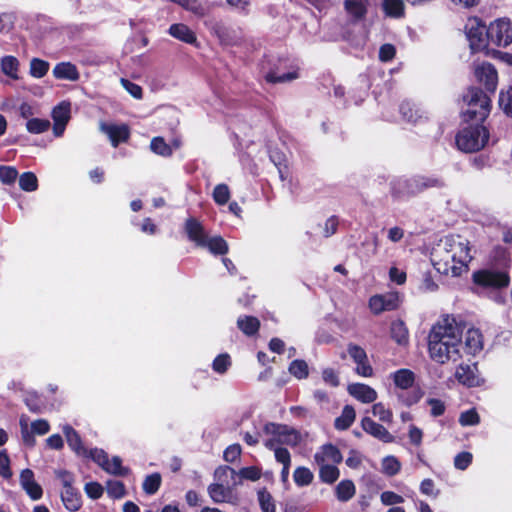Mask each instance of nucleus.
I'll return each mask as SVG.
<instances>
[{
	"label": "nucleus",
	"mask_w": 512,
	"mask_h": 512,
	"mask_svg": "<svg viewBox=\"0 0 512 512\" xmlns=\"http://www.w3.org/2000/svg\"><path fill=\"white\" fill-rule=\"evenodd\" d=\"M460 237H445L443 247L440 246L433 253V265L438 272L454 277L460 276L468 269L471 261L470 247L468 241H460Z\"/></svg>",
	"instance_id": "nucleus-1"
},
{
	"label": "nucleus",
	"mask_w": 512,
	"mask_h": 512,
	"mask_svg": "<svg viewBox=\"0 0 512 512\" xmlns=\"http://www.w3.org/2000/svg\"><path fill=\"white\" fill-rule=\"evenodd\" d=\"M464 325L462 322H457L453 316L446 315L437 323H435L428 334V353L432 360H443L445 355L442 353L441 347L448 340H455L457 337H462Z\"/></svg>",
	"instance_id": "nucleus-2"
},
{
	"label": "nucleus",
	"mask_w": 512,
	"mask_h": 512,
	"mask_svg": "<svg viewBox=\"0 0 512 512\" xmlns=\"http://www.w3.org/2000/svg\"><path fill=\"white\" fill-rule=\"evenodd\" d=\"M462 100L466 108L462 110V119L466 123H483L491 111V95L485 93L482 88L469 86Z\"/></svg>",
	"instance_id": "nucleus-3"
},
{
	"label": "nucleus",
	"mask_w": 512,
	"mask_h": 512,
	"mask_svg": "<svg viewBox=\"0 0 512 512\" xmlns=\"http://www.w3.org/2000/svg\"><path fill=\"white\" fill-rule=\"evenodd\" d=\"M489 140V130L482 123H470L461 129L456 137L457 147L466 153L480 151Z\"/></svg>",
	"instance_id": "nucleus-4"
},
{
	"label": "nucleus",
	"mask_w": 512,
	"mask_h": 512,
	"mask_svg": "<svg viewBox=\"0 0 512 512\" xmlns=\"http://www.w3.org/2000/svg\"><path fill=\"white\" fill-rule=\"evenodd\" d=\"M263 431L271 436L264 442L267 449L281 447L280 445L296 447L302 441L300 432L286 424L268 422L264 425Z\"/></svg>",
	"instance_id": "nucleus-5"
},
{
	"label": "nucleus",
	"mask_w": 512,
	"mask_h": 512,
	"mask_svg": "<svg viewBox=\"0 0 512 512\" xmlns=\"http://www.w3.org/2000/svg\"><path fill=\"white\" fill-rule=\"evenodd\" d=\"M473 284L482 291H501L510 285L507 270L479 269L472 273Z\"/></svg>",
	"instance_id": "nucleus-6"
},
{
	"label": "nucleus",
	"mask_w": 512,
	"mask_h": 512,
	"mask_svg": "<svg viewBox=\"0 0 512 512\" xmlns=\"http://www.w3.org/2000/svg\"><path fill=\"white\" fill-rule=\"evenodd\" d=\"M487 28L485 23L477 17L470 19L465 25V33L472 54L483 52L489 56L491 53H499L489 49L490 39L487 37Z\"/></svg>",
	"instance_id": "nucleus-7"
},
{
	"label": "nucleus",
	"mask_w": 512,
	"mask_h": 512,
	"mask_svg": "<svg viewBox=\"0 0 512 512\" xmlns=\"http://www.w3.org/2000/svg\"><path fill=\"white\" fill-rule=\"evenodd\" d=\"M56 478L62 485L61 500L64 507L71 512H76L82 507V496L80 491L73 486L74 475L63 469L55 471Z\"/></svg>",
	"instance_id": "nucleus-8"
},
{
	"label": "nucleus",
	"mask_w": 512,
	"mask_h": 512,
	"mask_svg": "<svg viewBox=\"0 0 512 512\" xmlns=\"http://www.w3.org/2000/svg\"><path fill=\"white\" fill-rule=\"evenodd\" d=\"M490 44L497 47H507L512 43V23L507 18L496 19L487 28Z\"/></svg>",
	"instance_id": "nucleus-9"
},
{
	"label": "nucleus",
	"mask_w": 512,
	"mask_h": 512,
	"mask_svg": "<svg viewBox=\"0 0 512 512\" xmlns=\"http://www.w3.org/2000/svg\"><path fill=\"white\" fill-rule=\"evenodd\" d=\"M473 74L478 84L484 87V92L494 95L498 86V72L489 62L474 63Z\"/></svg>",
	"instance_id": "nucleus-10"
},
{
	"label": "nucleus",
	"mask_w": 512,
	"mask_h": 512,
	"mask_svg": "<svg viewBox=\"0 0 512 512\" xmlns=\"http://www.w3.org/2000/svg\"><path fill=\"white\" fill-rule=\"evenodd\" d=\"M205 27L223 45H229L234 40V31L224 21L211 17L204 21Z\"/></svg>",
	"instance_id": "nucleus-11"
},
{
	"label": "nucleus",
	"mask_w": 512,
	"mask_h": 512,
	"mask_svg": "<svg viewBox=\"0 0 512 512\" xmlns=\"http://www.w3.org/2000/svg\"><path fill=\"white\" fill-rule=\"evenodd\" d=\"M455 378L460 384L469 388L479 387L484 383V379L478 374L477 363L472 365L461 363L456 369Z\"/></svg>",
	"instance_id": "nucleus-12"
},
{
	"label": "nucleus",
	"mask_w": 512,
	"mask_h": 512,
	"mask_svg": "<svg viewBox=\"0 0 512 512\" xmlns=\"http://www.w3.org/2000/svg\"><path fill=\"white\" fill-rule=\"evenodd\" d=\"M100 129L103 133H105L110 142L111 145L114 148H117L121 143H126L129 141L131 136V130L130 127L123 123V124H107L102 123L100 126Z\"/></svg>",
	"instance_id": "nucleus-13"
},
{
	"label": "nucleus",
	"mask_w": 512,
	"mask_h": 512,
	"mask_svg": "<svg viewBox=\"0 0 512 512\" xmlns=\"http://www.w3.org/2000/svg\"><path fill=\"white\" fill-rule=\"evenodd\" d=\"M390 193L395 200L414 197L417 194L414 177L397 178L390 184Z\"/></svg>",
	"instance_id": "nucleus-14"
},
{
	"label": "nucleus",
	"mask_w": 512,
	"mask_h": 512,
	"mask_svg": "<svg viewBox=\"0 0 512 512\" xmlns=\"http://www.w3.org/2000/svg\"><path fill=\"white\" fill-rule=\"evenodd\" d=\"M184 232L189 241L197 247H204V242L208 237L203 224L195 217H189L184 223Z\"/></svg>",
	"instance_id": "nucleus-15"
},
{
	"label": "nucleus",
	"mask_w": 512,
	"mask_h": 512,
	"mask_svg": "<svg viewBox=\"0 0 512 512\" xmlns=\"http://www.w3.org/2000/svg\"><path fill=\"white\" fill-rule=\"evenodd\" d=\"M361 427L367 434L383 443H392L395 441V437L383 425L375 422L368 416L362 418Z\"/></svg>",
	"instance_id": "nucleus-16"
},
{
	"label": "nucleus",
	"mask_w": 512,
	"mask_h": 512,
	"mask_svg": "<svg viewBox=\"0 0 512 512\" xmlns=\"http://www.w3.org/2000/svg\"><path fill=\"white\" fill-rule=\"evenodd\" d=\"M20 484L27 495L32 500H39L43 496V489L40 484L35 481L34 472L26 468L20 473Z\"/></svg>",
	"instance_id": "nucleus-17"
},
{
	"label": "nucleus",
	"mask_w": 512,
	"mask_h": 512,
	"mask_svg": "<svg viewBox=\"0 0 512 512\" xmlns=\"http://www.w3.org/2000/svg\"><path fill=\"white\" fill-rule=\"evenodd\" d=\"M344 9L353 23H358L365 20L369 0H344Z\"/></svg>",
	"instance_id": "nucleus-18"
},
{
	"label": "nucleus",
	"mask_w": 512,
	"mask_h": 512,
	"mask_svg": "<svg viewBox=\"0 0 512 512\" xmlns=\"http://www.w3.org/2000/svg\"><path fill=\"white\" fill-rule=\"evenodd\" d=\"M349 394L362 403H372L377 399V392L369 385L353 383L348 386Z\"/></svg>",
	"instance_id": "nucleus-19"
},
{
	"label": "nucleus",
	"mask_w": 512,
	"mask_h": 512,
	"mask_svg": "<svg viewBox=\"0 0 512 512\" xmlns=\"http://www.w3.org/2000/svg\"><path fill=\"white\" fill-rule=\"evenodd\" d=\"M462 347V337H457L455 340H448L444 345L441 347L442 353L449 354V356L443 357V360H433L434 362L438 364H446L449 361L456 362L458 361L462 355L460 353V349Z\"/></svg>",
	"instance_id": "nucleus-20"
},
{
	"label": "nucleus",
	"mask_w": 512,
	"mask_h": 512,
	"mask_svg": "<svg viewBox=\"0 0 512 512\" xmlns=\"http://www.w3.org/2000/svg\"><path fill=\"white\" fill-rule=\"evenodd\" d=\"M53 76L60 80L78 81L80 73L75 64L71 62L57 63L53 68Z\"/></svg>",
	"instance_id": "nucleus-21"
},
{
	"label": "nucleus",
	"mask_w": 512,
	"mask_h": 512,
	"mask_svg": "<svg viewBox=\"0 0 512 512\" xmlns=\"http://www.w3.org/2000/svg\"><path fill=\"white\" fill-rule=\"evenodd\" d=\"M465 351L467 354L476 355L483 349V335L479 329L470 328L465 334Z\"/></svg>",
	"instance_id": "nucleus-22"
},
{
	"label": "nucleus",
	"mask_w": 512,
	"mask_h": 512,
	"mask_svg": "<svg viewBox=\"0 0 512 512\" xmlns=\"http://www.w3.org/2000/svg\"><path fill=\"white\" fill-rule=\"evenodd\" d=\"M169 34L187 44H196L197 37L193 30H191L186 24L175 23L169 27Z\"/></svg>",
	"instance_id": "nucleus-23"
},
{
	"label": "nucleus",
	"mask_w": 512,
	"mask_h": 512,
	"mask_svg": "<svg viewBox=\"0 0 512 512\" xmlns=\"http://www.w3.org/2000/svg\"><path fill=\"white\" fill-rule=\"evenodd\" d=\"M68 446L79 456L87 455V449L83 446L79 433L70 425L63 428Z\"/></svg>",
	"instance_id": "nucleus-24"
},
{
	"label": "nucleus",
	"mask_w": 512,
	"mask_h": 512,
	"mask_svg": "<svg viewBox=\"0 0 512 512\" xmlns=\"http://www.w3.org/2000/svg\"><path fill=\"white\" fill-rule=\"evenodd\" d=\"M417 194H420L428 189L433 188H442L445 186V182L441 177L432 175V176H424L417 175L414 176Z\"/></svg>",
	"instance_id": "nucleus-25"
},
{
	"label": "nucleus",
	"mask_w": 512,
	"mask_h": 512,
	"mask_svg": "<svg viewBox=\"0 0 512 512\" xmlns=\"http://www.w3.org/2000/svg\"><path fill=\"white\" fill-rule=\"evenodd\" d=\"M390 336L398 345L409 343V331L403 320L397 319L391 323Z\"/></svg>",
	"instance_id": "nucleus-26"
},
{
	"label": "nucleus",
	"mask_w": 512,
	"mask_h": 512,
	"mask_svg": "<svg viewBox=\"0 0 512 512\" xmlns=\"http://www.w3.org/2000/svg\"><path fill=\"white\" fill-rule=\"evenodd\" d=\"M260 321L255 316L244 315L237 319L238 329L246 336H254L260 329Z\"/></svg>",
	"instance_id": "nucleus-27"
},
{
	"label": "nucleus",
	"mask_w": 512,
	"mask_h": 512,
	"mask_svg": "<svg viewBox=\"0 0 512 512\" xmlns=\"http://www.w3.org/2000/svg\"><path fill=\"white\" fill-rule=\"evenodd\" d=\"M381 7L386 17L399 19L405 16L404 0H382Z\"/></svg>",
	"instance_id": "nucleus-28"
},
{
	"label": "nucleus",
	"mask_w": 512,
	"mask_h": 512,
	"mask_svg": "<svg viewBox=\"0 0 512 512\" xmlns=\"http://www.w3.org/2000/svg\"><path fill=\"white\" fill-rule=\"evenodd\" d=\"M203 248H207L211 254L216 256H224L229 252V246L227 241L220 235H216L213 237L208 236L204 242Z\"/></svg>",
	"instance_id": "nucleus-29"
},
{
	"label": "nucleus",
	"mask_w": 512,
	"mask_h": 512,
	"mask_svg": "<svg viewBox=\"0 0 512 512\" xmlns=\"http://www.w3.org/2000/svg\"><path fill=\"white\" fill-rule=\"evenodd\" d=\"M314 459L318 464H322L326 459L338 464L342 461V454L335 445L328 443L322 446L321 453L317 452L314 455Z\"/></svg>",
	"instance_id": "nucleus-30"
},
{
	"label": "nucleus",
	"mask_w": 512,
	"mask_h": 512,
	"mask_svg": "<svg viewBox=\"0 0 512 512\" xmlns=\"http://www.w3.org/2000/svg\"><path fill=\"white\" fill-rule=\"evenodd\" d=\"M356 412L353 406L345 405L342 413L334 421V427L339 431L347 430L354 423Z\"/></svg>",
	"instance_id": "nucleus-31"
},
{
	"label": "nucleus",
	"mask_w": 512,
	"mask_h": 512,
	"mask_svg": "<svg viewBox=\"0 0 512 512\" xmlns=\"http://www.w3.org/2000/svg\"><path fill=\"white\" fill-rule=\"evenodd\" d=\"M393 381L396 387L407 390L415 382V374L410 369L402 368L393 373Z\"/></svg>",
	"instance_id": "nucleus-32"
},
{
	"label": "nucleus",
	"mask_w": 512,
	"mask_h": 512,
	"mask_svg": "<svg viewBox=\"0 0 512 512\" xmlns=\"http://www.w3.org/2000/svg\"><path fill=\"white\" fill-rule=\"evenodd\" d=\"M356 488L352 480L340 481L335 488L336 498L341 502H347L354 497Z\"/></svg>",
	"instance_id": "nucleus-33"
},
{
	"label": "nucleus",
	"mask_w": 512,
	"mask_h": 512,
	"mask_svg": "<svg viewBox=\"0 0 512 512\" xmlns=\"http://www.w3.org/2000/svg\"><path fill=\"white\" fill-rule=\"evenodd\" d=\"M19 60L12 55H7L2 57L0 66L1 71L6 76L10 77L13 80H18V71H19Z\"/></svg>",
	"instance_id": "nucleus-34"
},
{
	"label": "nucleus",
	"mask_w": 512,
	"mask_h": 512,
	"mask_svg": "<svg viewBox=\"0 0 512 512\" xmlns=\"http://www.w3.org/2000/svg\"><path fill=\"white\" fill-rule=\"evenodd\" d=\"M70 113H71L70 102L62 101L53 108L51 117L53 119V122L64 123L67 125V123L69 122L70 117H71Z\"/></svg>",
	"instance_id": "nucleus-35"
},
{
	"label": "nucleus",
	"mask_w": 512,
	"mask_h": 512,
	"mask_svg": "<svg viewBox=\"0 0 512 512\" xmlns=\"http://www.w3.org/2000/svg\"><path fill=\"white\" fill-rule=\"evenodd\" d=\"M162 477L158 472H154L145 477L142 483V489L147 495H154L161 487Z\"/></svg>",
	"instance_id": "nucleus-36"
},
{
	"label": "nucleus",
	"mask_w": 512,
	"mask_h": 512,
	"mask_svg": "<svg viewBox=\"0 0 512 512\" xmlns=\"http://www.w3.org/2000/svg\"><path fill=\"white\" fill-rule=\"evenodd\" d=\"M50 68L48 61L40 58H32L30 61L29 74L36 79L46 76Z\"/></svg>",
	"instance_id": "nucleus-37"
},
{
	"label": "nucleus",
	"mask_w": 512,
	"mask_h": 512,
	"mask_svg": "<svg viewBox=\"0 0 512 512\" xmlns=\"http://www.w3.org/2000/svg\"><path fill=\"white\" fill-rule=\"evenodd\" d=\"M289 373L298 380H303L309 376V367L305 360L295 359L288 367Z\"/></svg>",
	"instance_id": "nucleus-38"
},
{
	"label": "nucleus",
	"mask_w": 512,
	"mask_h": 512,
	"mask_svg": "<svg viewBox=\"0 0 512 512\" xmlns=\"http://www.w3.org/2000/svg\"><path fill=\"white\" fill-rule=\"evenodd\" d=\"M340 471L335 465L321 464L319 470V478L323 483L333 484L338 480Z\"/></svg>",
	"instance_id": "nucleus-39"
},
{
	"label": "nucleus",
	"mask_w": 512,
	"mask_h": 512,
	"mask_svg": "<svg viewBox=\"0 0 512 512\" xmlns=\"http://www.w3.org/2000/svg\"><path fill=\"white\" fill-rule=\"evenodd\" d=\"M498 104L506 116L512 117V85L500 90Z\"/></svg>",
	"instance_id": "nucleus-40"
},
{
	"label": "nucleus",
	"mask_w": 512,
	"mask_h": 512,
	"mask_svg": "<svg viewBox=\"0 0 512 512\" xmlns=\"http://www.w3.org/2000/svg\"><path fill=\"white\" fill-rule=\"evenodd\" d=\"M106 472L116 476H126L129 473V468L122 465V459L119 456H113L111 460H107V464L102 468Z\"/></svg>",
	"instance_id": "nucleus-41"
},
{
	"label": "nucleus",
	"mask_w": 512,
	"mask_h": 512,
	"mask_svg": "<svg viewBox=\"0 0 512 512\" xmlns=\"http://www.w3.org/2000/svg\"><path fill=\"white\" fill-rule=\"evenodd\" d=\"M257 497L262 512H276L275 501L271 493L265 487L258 490Z\"/></svg>",
	"instance_id": "nucleus-42"
},
{
	"label": "nucleus",
	"mask_w": 512,
	"mask_h": 512,
	"mask_svg": "<svg viewBox=\"0 0 512 512\" xmlns=\"http://www.w3.org/2000/svg\"><path fill=\"white\" fill-rule=\"evenodd\" d=\"M293 479L298 487H304L312 483L314 475L309 468L300 466L294 470Z\"/></svg>",
	"instance_id": "nucleus-43"
},
{
	"label": "nucleus",
	"mask_w": 512,
	"mask_h": 512,
	"mask_svg": "<svg viewBox=\"0 0 512 512\" xmlns=\"http://www.w3.org/2000/svg\"><path fill=\"white\" fill-rule=\"evenodd\" d=\"M24 402L29 411L35 414L42 413L46 407L45 402L36 392H29L26 395Z\"/></svg>",
	"instance_id": "nucleus-44"
},
{
	"label": "nucleus",
	"mask_w": 512,
	"mask_h": 512,
	"mask_svg": "<svg viewBox=\"0 0 512 512\" xmlns=\"http://www.w3.org/2000/svg\"><path fill=\"white\" fill-rule=\"evenodd\" d=\"M399 111L402 115V118L407 122L416 124L422 119V116L418 113V110L415 109V107L409 102L401 103Z\"/></svg>",
	"instance_id": "nucleus-45"
},
{
	"label": "nucleus",
	"mask_w": 512,
	"mask_h": 512,
	"mask_svg": "<svg viewBox=\"0 0 512 512\" xmlns=\"http://www.w3.org/2000/svg\"><path fill=\"white\" fill-rule=\"evenodd\" d=\"M207 490L210 498L215 503L225 502L230 492L228 488H225L223 484L219 483L210 484Z\"/></svg>",
	"instance_id": "nucleus-46"
},
{
	"label": "nucleus",
	"mask_w": 512,
	"mask_h": 512,
	"mask_svg": "<svg viewBox=\"0 0 512 512\" xmlns=\"http://www.w3.org/2000/svg\"><path fill=\"white\" fill-rule=\"evenodd\" d=\"M150 148L155 154L163 157H169L173 153L171 146L160 136L154 137L151 140Z\"/></svg>",
	"instance_id": "nucleus-47"
},
{
	"label": "nucleus",
	"mask_w": 512,
	"mask_h": 512,
	"mask_svg": "<svg viewBox=\"0 0 512 512\" xmlns=\"http://www.w3.org/2000/svg\"><path fill=\"white\" fill-rule=\"evenodd\" d=\"M299 77L298 70H294L282 75H278L275 71H269L265 75V80L271 84L290 82Z\"/></svg>",
	"instance_id": "nucleus-48"
},
{
	"label": "nucleus",
	"mask_w": 512,
	"mask_h": 512,
	"mask_svg": "<svg viewBox=\"0 0 512 512\" xmlns=\"http://www.w3.org/2000/svg\"><path fill=\"white\" fill-rule=\"evenodd\" d=\"M19 187L26 192H33L38 188V179L33 172H24L19 177Z\"/></svg>",
	"instance_id": "nucleus-49"
},
{
	"label": "nucleus",
	"mask_w": 512,
	"mask_h": 512,
	"mask_svg": "<svg viewBox=\"0 0 512 512\" xmlns=\"http://www.w3.org/2000/svg\"><path fill=\"white\" fill-rule=\"evenodd\" d=\"M107 494L112 499H121L126 495V488L122 481L109 480L106 483Z\"/></svg>",
	"instance_id": "nucleus-50"
},
{
	"label": "nucleus",
	"mask_w": 512,
	"mask_h": 512,
	"mask_svg": "<svg viewBox=\"0 0 512 512\" xmlns=\"http://www.w3.org/2000/svg\"><path fill=\"white\" fill-rule=\"evenodd\" d=\"M50 128V121L41 118H31L26 123V129L32 134H41Z\"/></svg>",
	"instance_id": "nucleus-51"
},
{
	"label": "nucleus",
	"mask_w": 512,
	"mask_h": 512,
	"mask_svg": "<svg viewBox=\"0 0 512 512\" xmlns=\"http://www.w3.org/2000/svg\"><path fill=\"white\" fill-rule=\"evenodd\" d=\"M213 200L218 205H225L230 199V190L228 185L221 183L214 187Z\"/></svg>",
	"instance_id": "nucleus-52"
},
{
	"label": "nucleus",
	"mask_w": 512,
	"mask_h": 512,
	"mask_svg": "<svg viewBox=\"0 0 512 512\" xmlns=\"http://www.w3.org/2000/svg\"><path fill=\"white\" fill-rule=\"evenodd\" d=\"M372 414L379 418L381 422L392 423L393 413L390 409H387L382 402L375 403L372 406Z\"/></svg>",
	"instance_id": "nucleus-53"
},
{
	"label": "nucleus",
	"mask_w": 512,
	"mask_h": 512,
	"mask_svg": "<svg viewBox=\"0 0 512 512\" xmlns=\"http://www.w3.org/2000/svg\"><path fill=\"white\" fill-rule=\"evenodd\" d=\"M230 366L231 358L227 353L217 355L212 362V369L219 374H224Z\"/></svg>",
	"instance_id": "nucleus-54"
},
{
	"label": "nucleus",
	"mask_w": 512,
	"mask_h": 512,
	"mask_svg": "<svg viewBox=\"0 0 512 512\" xmlns=\"http://www.w3.org/2000/svg\"><path fill=\"white\" fill-rule=\"evenodd\" d=\"M383 472L388 476H394L400 472L401 463L394 456H387L382 461Z\"/></svg>",
	"instance_id": "nucleus-55"
},
{
	"label": "nucleus",
	"mask_w": 512,
	"mask_h": 512,
	"mask_svg": "<svg viewBox=\"0 0 512 512\" xmlns=\"http://www.w3.org/2000/svg\"><path fill=\"white\" fill-rule=\"evenodd\" d=\"M480 422V416L475 408L466 410L460 414L459 423L462 426H473Z\"/></svg>",
	"instance_id": "nucleus-56"
},
{
	"label": "nucleus",
	"mask_w": 512,
	"mask_h": 512,
	"mask_svg": "<svg viewBox=\"0 0 512 512\" xmlns=\"http://www.w3.org/2000/svg\"><path fill=\"white\" fill-rule=\"evenodd\" d=\"M423 396V392L420 388L413 389L409 392L399 394V399L401 402L410 407L420 401Z\"/></svg>",
	"instance_id": "nucleus-57"
},
{
	"label": "nucleus",
	"mask_w": 512,
	"mask_h": 512,
	"mask_svg": "<svg viewBox=\"0 0 512 512\" xmlns=\"http://www.w3.org/2000/svg\"><path fill=\"white\" fill-rule=\"evenodd\" d=\"M270 160L277 167L278 172L280 174V178L282 180H284L286 178L284 174L287 172V169H288V167L286 165L285 155L279 151H273L270 154Z\"/></svg>",
	"instance_id": "nucleus-58"
},
{
	"label": "nucleus",
	"mask_w": 512,
	"mask_h": 512,
	"mask_svg": "<svg viewBox=\"0 0 512 512\" xmlns=\"http://www.w3.org/2000/svg\"><path fill=\"white\" fill-rule=\"evenodd\" d=\"M18 177V171L12 166H0V181L3 184L11 185Z\"/></svg>",
	"instance_id": "nucleus-59"
},
{
	"label": "nucleus",
	"mask_w": 512,
	"mask_h": 512,
	"mask_svg": "<svg viewBox=\"0 0 512 512\" xmlns=\"http://www.w3.org/2000/svg\"><path fill=\"white\" fill-rule=\"evenodd\" d=\"M238 474L242 479L254 482L261 478L262 471L261 468L257 466H248L241 468Z\"/></svg>",
	"instance_id": "nucleus-60"
},
{
	"label": "nucleus",
	"mask_w": 512,
	"mask_h": 512,
	"mask_svg": "<svg viewBox=\"0 0 512 512\" xmlns=\"http://www.w3.org/2000/svg\"><path fill=\"white\" fill-rule=\"evenodd\" d=\"M83 456L92 459L101 468H103L104 465L107 464V460L109 458L108 454L103 449H99V448H93V449L87 450V455H83Z\"/></svg>",
	"instance_id": "nucleus-61"
},
{
	"label": "nucleus",
	"mask_w": 512,
	"mask_h": 512,
	"mask_svg": "<svg viewBox=\"0 0 512 512\" xmlns=\"http://www.w3.org/2000/svg\"><path fill=\"white\" fill-rule=\"evenodd\" d=\"M242 453L241 445L234 443L229 445L223 452V459L228 463H233L240 458Z\"/></svg>",
	"instance_id": "nucleus-62"
},
{
	"label": "nucleus",
	"mask_w": 512,
	"mask_h": 512,
	"mask_svg": "<svg viewBox=\"0 0 512 512\" xmlns=\"http://www.w3.org/2000/svg\"><path fill=\"white\" fill-rule=\"evenodd\" d=\"M473 455L468 451L458 453L454 458V466L459 470L467 469L472 463Z\"/></svg>",
	"instance_id": "nucleus-63"
},
{
	"label": "nucleus",
	"mask_w": 512,
	"mask_h": 512,
	"mask_svg": "<svg viewBox=\"0 0 512 512\" xmlns=\"http://www.w3.org/2000/svg\"><path fill=\"white\" fill-rule=\"evenodd\" d=\"M84 490L87 496L93 500L101 498L104 492L103 486L96 481L86 483Z\"/></svg>",
	"instance_id": "nucleus-64"
}]
</instances>
